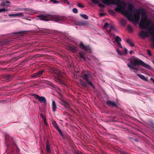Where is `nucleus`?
Wrapping results in <instances>:
<instances>
[{
    "mask_svg": "<svg viewBox=\"0 0 154 154\" xmlns=\"http://www.w3.org/2000/svg\"><path fill=\"white\" fill-rule=\"evenodd\" d=\"M150 80L153 82V83H154V79L153 78H151Z\"/></svg>",
    "mask_w": 154,
    "mask_h": 154,
    "instance_id": "obj_50",
    "label": "nucleus"
},
{
    "mask_svg": "<svg viewBox=\"0 0 154 154\" xmlns=\"http://www.w3.org/2000/svg\"><path fill=\"white\" fill-rule=\"evenodd\" d=\"M21 33H23V34H24L25 33V32H21Z\"/></svg>",
    "mask_w": 154,
    "mask_h": 154,
    "instance_id": "obj_55",
    "label": "nucleus"
},
{
    "mask_svg": "<svg viewBox=\"0 0 154 154\" xmlns=\"http://www.w3.org/2000/svg\"><path fill=\"white\" fill-rule=\"evenodd\" d=\"M106 104L109 106L113 107H117V104L115 102L110 100H108L106 102Z\"/></svg>",
    "mask_w": 154,
    "mask_h": 154,
    "instance_id": "obj_12",
    "label": "nucleus"
},
{
    "mask_svg": "<svg viewBox=\"0 0 154 154\" xmlns=\"http://www.w3.org/2000/svg\"><path fill=\"white\" fill-rule=\"evenodd\" d=\"M148 54L149 55L151 56L152 55V54L150 51L149 50H148Z\"/></svg>",
    "mask_w": 154,
    "mask_h": 154,
    "instance_id": "obj_46",
    "label": "nucleus"
},
{
    "mask_svg": "<svg viewBox=\"0 0 154 154\" xmlns=\"http://www.w3.org/2000/svg\"><path fill=\"white\" fill-rule=\"evenodd\" d=\"M81 84L85 87L87 86V85L84 82H82V81H81Z\"/></svg>",
    "mask_w": 154,
    "mask_h": 154,
    "instance_id": "obj_39",
    "label": "nucleus"
},
{
    "mask_svg": "<svg viewBox=\"0 0 154 154\" xmlns=\"http://www.w3.org/2000/svg\"><path fill=\"white\" fill-rule=\"evenodd\" d=\"M9 17H16V16H19L20 17H23L24 16L23 14V13H18L15 14H9Z\"/></svg>",
    "mask_w": 154,
    "mask_h": 154,
    "instance_id": "obj_13",
    "label": "nucleus"
},
{
    "mask_svg": "<svg viewBox=\"0 0 154 154\" xmlns=\"http://www.w3.org/2000/svg\"><path fill=\"white\" fill-rule=\"evenodd\" d=\"M5 78L7 81H10L11 79V77L9 75H8L5 76Z\"/></svg>",
    "mask_w": 154,
    "mask_h": 154,
    "instance_id": "obj_25",
    "label": "nucleus"
},
{
    "mask_svg": "<svg viewBox=\"0 0 154 154\" xmlns=\"http://www.w3.org/2000/svg\"><path fill=\"white\" fill-rule=\"evenodd\" d=\"M128 29L129 32H131L132 31V28L131 26L130 25H128Z\"/></svg>",
    "mask_w": 154,
    "mask_h": 154,
    "instance_id": "obj_30",
    "label": "nucleus"
},
{
    "mask_svg": "<svg viewBox=\"0 0 154 154\" xmlns=\"http://www.w3.org/2000/svg\"><path fill=\"white\" fill-rule=\"evenodd\" d=\"M61 104L66 109H69V105L67 102L63 101L61 103Z\"/></svg>",
    "mask_w": 154,
    "mask_h": 154,
    "instance_id": "obj_18",
    "label": "nucleus"
},
{
    "mask_svg": "<svg viewBox=\"0 0 154 154\" xmlns=\"http://www.w3.org/2000/svg\"><path fill=\"white\" fill-rule=\"evenodd\" d=\"M50 16V15L49 14H45V15H39L37 16V18H39L41 20H44L45 21H48L49 20L47 18L48 17Z\"/></svg>",
    "mask_w": 154,
    "mask_h": 154,
    "instance_id": "obj_9",
    "label": "nucleus"
},
{
    "mask_svg": "<svg viewBox=\"0 0 154 154\" xmlns=\"http://www.w3.org/2000/svg\"><path fill=\"white\" fill-rule=\"evenodd\" d=\"M28 20H31V19H28Z\"/></svg>",
    "mask_w": 154,
    "mask_h": 154,
    "instance_id": "obj_56",
    "label": "nucleus"
},
{
    "mask_svg": "<svg viewBox=\"0 0 154 154\" xmlns=\"http://www.w3.org/2000/svg\"><path fill=\"white\" fill-rule=\"evenodd\" d=\"M7 10L5 8H2L0 9V13H1L3 12H5L7 11Z\"/></svg>",
    "mask_w": 154,
    "mask_h": 154,
    "instance_id": "obj_36",
    "label": "nucleus"
},
{
    "mask_svg": "<svg viewBox=\"0 0 154 154\" xmlns=\"http://www.w3.org/2000/svg\"><path fill=\"white\" fill-rule=\"evenodd\" d=\"M99 14H100V16H102L105 15V14H104L103 13H100Z\"/></svg>",
    "mask_w": 154,
    "mask_h": 154,
    "instance_id": "obj_45",
    "label": "nucleus"
},
{
    "mask_svg": "<svg viewBox=\"0 0 154 154\" xmlns=\"http://www.w3.org/2000/svg\"><path fill=\"white\" fill-rule=\"evenodd\" d=\"M152 62L154 64V60H152Z\"/></svg>",
    "mask_w": 154,
    "mask_h": 154,
    "instance_id": "obj_54",
    "label": "nucleus"
},
{
    "mask_svg": "<svg viewBox=\"0 0 154 154\" xmlns=\"http://www.w3.org/2000/svg\"><path fill=\"white\" fill-rule=\"evenodd\" d=\"M40 116L41 117L45 119V118H46L42 114H41Z\"/></svg>",
    "mask_w": 154,
    "mask_h": 154,
    "instance_id": "obj_43",
    "label": "nucleus"
},
{
    "mask_svg": "<svg viewBox=\"0 0 154 154\" xmlns=\"http://www.w3.org/2000/svg\"><path fill=\"white\" fill-rule=\"evenodd\" d=\"M116 51L118 54L120 55H122L123 54L121 52L119 49H116Z\"/></svg>",
    "mask_w": 154,
    "mask_h": 154,
    "instance_id": "obj_32",
    "label": "nucleus"
},
{
    "mask_svg": "<svg viewBox=\"0 0 154 154\" xmlns=\"http://www.w3.org/2000/svg\"><path fill=\"white\" fill-rule=\"evenodd\" d=\"M52 123L53 126L59 132L60 134V135L63 136V134L62 132V131L60 129V128L59 127L57 122L53 120L52 121Z\"/></svg>",
    "mask_w": 154,
    "mask_h": 154,
    "instance_id": "obj_8",
    "label": "nucleus"
},
{
    "mask_svg": "<svg viewBox=\"0 0 154 154\" xmlns=\"http://www.w3.org/2000/svg\"><path fill=\"white\" fill-rule=\"evenodd\" d=\"M139 35L141 38L144 39L146 37H148L149 36V34L146 31L141 30L139 33Z\"/></svg>",
    "mask_w": 154,
    "mask_h": 154,
    "instance_id": "obj_10",
    "label": "nucleus"
},
{
    "mask_svg": "<svg viewBox=\"0 0 154 154\" xmlns=\"http://www.w3.org/2000/svg\"><path fill=\"white\" fill-rule=\"evenodd\" d=\"M10 3V2L8 1H7V2H6V3L7 4L9 3Z\"/></svg>",
    "mask_w": 154,
    "mask_h": 154,
    "instance_id": "obj_53",
    "label": "nucleus"
},
{
    "mask_svg": "<svg viewBox=\"0 0 154 154\" xmlns=\"http://www.w3.org/2000/svg\"><path fill=\"white\" fill-rule=\"evenodd\" d=\"M33 96L35 97L36 99H37L40 102L44 103V105L45 106L46 105L47 101L46 98L44 97H40L36 94H34Z\"/></svg>",
    "mask_w": 154,
    "mask_h": 154,
    "instance_id": "obj_7",
    "label": "nucleus"
},
{
    "mask_svg": "<svg viewBox=\"0 0 154 154\" xmlns=\"http://www.w3.org/2000/svg\"><path fill=\"white\" fill-rule=\"evenodd\" d=\"M124 49H125V51H124V54H124L125 55H126L127 54V50L126 48H125Z\"/></svg>",
    "mask_w": 154,
    "mask_h": 154,
    "instance_id": "obj_38",
    "label": "nucleus"
},
{
    "mask_svg": "<svg viewBox=\"0 0 154 154\" xmlns=\"http://www.w3.org/2000/svg\"><path fill=\"white\" fill-rule=\"evenodd\" d=\"M137 75L141 79H143L144 81L146 82L148 81V80L147 79H146L145 76L141 74H138Z\"/></svg>",
    "mask_w": 154,
    "mask_h": 154,
    "instance_id": "obj_20",
    "label": "nucleus"
},
{
    "mask_svg": "<svg viewBox=\"0 0 154 154\" xmlns=\"http://www.w3.org/2000/svg\"><path fill=\"white\" fill-rule=\"evenodd\" d=\"M120 23L122 25H125L126 24V21L125 19H122L121 20Z\"/></svg>",
    "mask_w": 154,
    "mask_h": 154,
    "instance_id": "obj_23",
    "label": "nucleus"
},
{
    "mask_svg": "<svg viewBox=\"0 0 154 154\" xmlns=\"http://www.w3.org/2000/svg\"><path fill=\"white\" fill-rule=\"evenodd\" d=\"M104 4L114 8V10L125 15L130 21H139L140 18L139 11L137 9L133 10L134 6L132 4L124 2L123 1H102Z\"/></svg>",
    "mask_w": 154,
    "mask_h": 154,
    "instance_id": "obj_1",
    "label": "nucleus"
},
{
    "mask_svg": "<svg viewBox=\"0 0 154 154\" xmlns=\"http://www.w3.org/2000/svg\"><path fill=\"white\" fill-rule=\"evenodd\" d=\"M75 154H82L81 152H79L78 151H75Z\"/></svg>",
    "mask_w": 154,
    "mask_h": 154,
    "instance_id": "obj_44",
    "label": "nucleus"
},
{
    "mask_svg": "<svg viewBox=\"0 0 154 154\" xmlns=\"http://www.w3.org/2000/svg\"><path fill=\"white\" fill-rule=\"evenodd\" d=\"M78 6L80 8H83L84 7V6H83L82 4L79 3H78Z\"/></svg>",
    "mask_w": 154,
    "mask_h": 154,
    "instance_id": "obj_35",
    "label": "nucleus"
},
{
    "mask_svg": "<svg viewBox=\"0 0 154 154\" xmlns=\"http://www.w3.org/2000/svg\"><path fill=\"white\" fill-rule=\"evenodd\" d=\"M90 76V75H88L85 74L83 76V79L85 80L86 82L90 86H91L93 89H94L95 87L92 84L91 82L89 81L88 79H89Z\"/></svg>",
    "mask_w": 154,
    "mask_h": 154,
    "instance_id": "obj_6",
    "label": "nucleus"
},
{
    "mask_svg": "<svg viewBox=\"0 0 154 154\" xmlns=\"http://www.w3.org/2000/svg\"><path fill=\"white\" fill-rule=\"evenodd\" d=\"M51 2H52L54 4H56L59 3V2L57 1H50Z\"/></svg>",
    "mask_w": 154,
    "mask_h": 154,
    "instance_id": "obj_40",
    "label": "nucleus"
},
{
    "mask_svg": "<svg viewBox=\"0 0 154 154\" xmlns=\"http://www.w3.org/2000/svg\"><path fill=\"white\" fill-rule=\"evenodd\" d=\"M55 80L56 81L60 83H62L63 82L61 81V79L59 78H56Z\"/></svg>",
    "mask_w": 154,
    "mask_h": 154,
    "instance_id": "obj_33",
    "label": "nucleus"
},
{
    "mask_svg": "<svg viewBox=\"0 0 154 154\" xmlns=\"http://www.w3.org/2000/svg\"><path fill=\"white\" fill-rule=\"evenodd\" d=\"M7 4H6V3H2V4L1 5V6H5V5H7Z\"/></svg>",
    "mask_w": 154,
    "mask_h": 154,
    "instance_id": "obj_49",
    "label": "nucleus"
},
{
    "mask_svg": "<svg viewBox=\"0 0 154 154\" xmlns=\"http://www.w3.org/2000/svg\"><path fill=\"white\" fill-rule=\"evenodd\" d=\"M52 108L53 112H55L56 111L57 106L54 100H53L52 102Z\"/></svg>",
    "mask_w": 154,
    "mask_h": 154,
    "instance_id": "obj_14",
    "label": "nucleus"
},
{
    "mask_svg": "<svg viewBox=\"0 0 154 154\" xmlns=\"http://www.w3.org/2000/svg\"><path fill=\"white\" fill-rule=\"evenodd\" d=\"M44 70H41V71H39V72H38L36 73H35V76H36L38 75H42V73H43V72H44Z\"/></svg>",
    "mask_w": 154,
    "mask_h": 154,
    "instance_id": "obj_27",
    "label": "nucleus"
},
{
    "mask_svg": "<svg viewBox=\"0 0 154 154\" xmlns=\"http://www.w3.org/2000/svg\"><path fill=\"white\" fill-rule=\"evenodd\" d=\"M117 45H118V46L120 47V48H122V45H121V44L120 43V42H118V43H116Z\"/></svg>",
    "mask_w": 154,
    "mask_h": 154,
    "instance_id": "obj_42",
    "label": "nucleus"
},
{
    "mask_svg": "<svg viewBox=\"0 0 154 154\" xmlns=\"http://www.w3.org/2000/svg\"><path fill=\"white\" fill-rule=\"evenodd\" d=\"M115 40L116 43H118V42H120L122 41L120 37L117 36L115 38Z\"/></svg>",
    "mask_w": 154,
    "mask_h": 154,
    "instance_id": "obj_21",
    "label": "nucleus"
},
{
    "mask_svg": "<svg viewBox=\"0 0 154 154\" xmlns=\"http://www.w3.org/2000/svg\"><path fill=\"white\" fill-rule=\"evenodd\" d=\"M127 42L129 44L131 47H134V44L132 41L129 39H126Z\"/></svg>",
    "mask_w": 154,
    "mask_h": 154,
    "instance_id": "obj_17",
    "label": "nucleus"
},
{
    "mask_svg": "<svg viewBox=\"0 0 154 154\" xmlns=\"http://www.w3.org/2000/svg\"><path fill=\"white\" fill-rule=\"evenodd\" d=\"M79 55H80V56L81 57L83 58L84 60L85 61V60H86V59L84 56V53H79Z\"/></svg>",
    "mask_w": 154,
    "mask_h": 154,
    "instance_id": "obj_24",
    "label": "nucleus"
},
{
    "mask_svg": "<svg viewBox=\"0 0 154 154\" xmlns=\"http://www.w3.org/2000/svg\"><path fill=\"white\" fill-rule=\"evenodd\" d=\"M5 139L6 140H7L8 139V135H6L5 136Z\"/></svg>",
    "mask_w": 154,
    "mask_h": 154,
    "instance_id": "obj_52",
    "label": "nucleus"
},
{
    "mask_svg": "<svg viewBox=\"0 0 154 154\" xmlns=\"http://www.w3.org/2000/svg\"><path fill=\"white\" fill-rule=\"evenodd\" d=\"M104 27L107 33L109 34H110L111 31H117V29L112 25L109 24L107 23H105Z\"/></svg>",
    "mask_w": 154,
    "mask_h": 154,
    "instance_id": "obj_4",
    "label": "nucleus"
},
{
    "mask_svg": "<svg viewBox=\"0 0 154 154\" xmlns=\"http://www.w3.org/2000/svg\"><path fill=\"white\" fill-rule=\"evenodd\" d=\"M79 46L82 49L85 51H91L90 47L88 46H85L82 43H80L79 44Z\"/></svg>",
    "mask_w": 154,
    "mask_h": 154,
    "instance_id": "obj_11",
    "label": "nucleus"
},
{
    "mask_svg": "<svg viewBox=\"0 0 154 154\" xmlns=\"http://www.w3.org/2000/svg\"><path fill=\"white\" fill-rule=\"evenodd\" d=\"M152 39L154 43V36H152Z\"/></svg>",
    "mask_w": 154,
    "mask_h": 154,
    "instance_id": "obj_48",
    "label": "nucleus"
},
{
    "mask_svg": "<svg viewBox=\"0 0 154 154\" xmlns=\"http://www.w3.org/2000/svg\"><path fill=\"white\" fill-rule=\"evenodd\" d=\"M73 12L75 13H78V10L76 8H74L72 9Z\"/></svg>",
    "mask_w": 154,
    "mask_h": 154,
    "instance_id": "obj_34",
    "label": "nucleus"
},
{
    "mask_svg": "<svg viewBox=\"0 0 154 154\" xmlns=\"http://www.w3.org/2000/svg\"><path fill=\"white\" fill-rule=\"evenodd\" d=\"M80 16L83 18H84L85 19H88V16L86 14H80Z\"/></svg>",
    "mask_w": 154,
    "mask_h": 154,
    "instance_id": "obj_29",
    "label": "nucleus"
},
{
    "mask_svg": "<svg viewBox=\"0 0 154 154\" xmlns=\"http://www.w3.org/2000/svg\"><path fill=\"white\" fill-rule=\"evenodd\" d=\"M149 34L151 35H154V33L152 31L154 30V27L153 26L148 28Z\"/></svg>",
    "mask_w": 154,
    "mask_h": 154,
    "instance_id": "obj_15",
    "label": "nucleus"
},
{
    "mask_svg": "<svg viewBox=\"0 0 154 154\" xmlns=\"http://www.w3.org/2000/svg\"><path fill=\"white\" fill-rule=\"evenodd\" d=\"M98 6L100 8H102L101 9V10L103 11V10L104 8V5H103L101 3H98Z\"/></svg>",
    "mask_w": 154,
    "mask_h": 154,
    "instance_id": "obj_26",
    "label": "nucleus"
},
{
    "mask_svg": "<svg viewBox=\"0 0 154 154\" xmlns=\"http://www.w3.org/2000/svg\"><path fill=\"white\" fill-rule=\"evenodd\" d=\"M67 3L68 5H69L70 4V3L68 1H65L64 3Z\"/></svg>",
    "mask_w": 154,
    "mask_h": 154,
    "instance_id": "obj_47",
    "label": "nucleus"
},
{
    "mask_svg": "<svg viewBox=\"0 0 154 154\" xmlns=\"http://www.w3.org/2000/svg\"><path fill=\"white\" fill-rule=\"evenodd\" d=\"M44 119V124L46 126H48V124L47 123V122H46V118H45V119Z\"/></svg>",
    "mask_w": 154,
    "mask_h": 154,
    "instance_id": "obj_37",
    "label": "nucleus"
},
{
    "mask_svg": "<svg viewBox=\"0 0 154 154\" xmlns=\"http://www.w3.org/2000/svg\"><path fill=\"white\" fill-rule=\"evenodd\" d=\"M91 2L90 3V5L92 6H93L94 4H98L99 1H91Z\"/></svg>",
    "mask_w": 154,
    "mask_h": 154,
    "instance_id": "obj_22",
    "label": "nucleus"
},
{
    "mask_svg": "<svg viewBox=\"0 0 154 154\" xmlns=\"http://www.w3.org/2000/svg\"><path fill=\"white\" fill-rule=\"evenodd\" d=\"M151 23V20H147V17L146 14L143 13L142 15L141 20L139 25L141 29H145L148 27Z\"/></svg>",
    "mask_w": 154,
    "mask_h": 154,
    "instance_id": "obj_3",
    "label": "nucleus"
},
{
    "mask_svg": "<svg viewBox=\"0 0 154 154\" xmlns=\"http://www.w3.org/2000/svg\"><path fill=\"white\" fill-rule=\"evenodd\" d=\"M68 49L73 52H75L77 51V50L75 47H72L71 46H69Z\"/></svg>",
    "mask_w": 154,
    "mask_h": 154,
    "instance_id": "obj_16",
    "label": "nucleus"
},
{
    "mask_svg": "<svg viewBox=\"0 0 154 154\" xmlns=\"http://www.w3.org/2000/svg\"><path fill=\"white\" fill-rule=\"evenodd\" d=\"M46 150L47 151V152L48 153H50L51 152V149H50V145L48 143V141H47V143L46 144Z\"/></svg>",
    "mask_w": 154,
    "mask_h": 154,
    "instance_id": "obj_19",
    "label": "nucleus"
},
{
    "mask_svg": "<svg viewBox=\"0 0 154 154\" xmlns=\"http://www.w3.org/2000/svg\"><path fill=\"white\" fill-rule=\"evenodd\" d=\"M25 10L26 11H29L31 13H35L34 12V11H33L32 9H25Z\"/></svg>",
    "mask_w": 154,
    "mask_h": 154,
    "instance_id": "obj_31",
    "label": "nucleus"
},
{
    "mask_svg": "<svg viewBox=\"0 0 154 154\" xmlns=\"http://www.w3.org/2000/svg\"><path fill=\"white\" fill-rule=\"evenodd\" d=\"M54 21L57 22V23H60V20L58 18H56L54 20Z\"/></svg>",
    "mask_w": 154,
    "mask_h": 154,
    "instance_id": "obj_41",
    "label": "nucleus"
},
{
    "mask_svg": "<svg viewBox=\"0 0 154 154\" xmlns=\"http://www.w3.org/2000/svg\"><path fill=\"white\" fill-rule=\"evenodd\" d=\"M127 60L130 62L127 64L129 68L132 69L133 71L135 72L138 70L137 68L135 67L137 65H140L148 69H149L150 68L149 65L145 63L142 60L134 56L128 59Z\"/></svg>",
    "mask_w": 154,
    "mask_h": 154,
    "instance_id": "obj_2",
    "label": "nucleus"
},
{
    "mask_svg": "<svg viewBox=\"0 0 154 154\" xmlns=\"http://www.w3.org/2000/svg\"><path fill=\"white\" fill-rule=\"evenodd\" d=\"M50 72L52 73H55L58 77L60 78H62L63 75V74L59 70L57 69H51Z\"/></svg>",
    "mask_w": 154,
    "mask_h": 154,
    "instance_id": "obj_5",
    "label": "nucleus"
},
{
    "mask_svg": "<svg viewBox=\"0 0 154 154\" xmlns=\"http://www.w3.org/2000/svg\"><path fill=\"white\" fill-rule=\"evenodd\" d=\"M109 14L112 16L116 14L112 10H109Z\"/></svg>",
    "mask_w": 154,
    "mask_h": 154,
    "instance_id": "obj_28",
    "label": "nucleus"
},
{
    "mask_svg": "<svg viewBox=\"0 0 154 154\" xmlns=\"http://www.w3.org/2000/svg\"><path fill=\"white\" fill-rule=\"evenodd\" d=\"M129 52L131 54H132L133 53V51H130Z\"/></svg>",
    "mask_w": 154,
    "mask_h": 154,
    "instance_id": "obj_51",
    "label": "nucleus"
}]
</instances>
